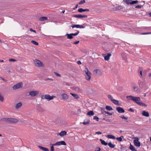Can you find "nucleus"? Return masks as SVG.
<instances>
[{
  "instance_id": "28",
  "label": "nucleus",
  "mask_w": 151,
  "mask_h": 151,
  "mask_svg": "<svg viewBox=\"0 0 151 151\" xmlns=\"http://www.w3.org/2000/svg\"><path fill=\"white\" fill-rule=\"evenodd\" d=\"M47 17H42L39 18V20L40 21H44L47 20Z\"/></svg>"
},
{
  "instance_id": "32",
  "label": "nucleus",
  "mask_w": 151,
  "mask_h": 151,
  "mask_svg": "<svg viewBox=\"0 0 151 151\" xmlns=\"http://www.w3.org/2000/svg\"><path fill=\"white\" fill-rule=\"evenodd\" d=\"M108 144L109 146L111 148H114L115 147V145L113 144L111 142H109Z\"/></svg>"
},
{
  "instance_id": "1",
  "label": "nucleus",
  "mask_w": 151,
  "mask_h": 151,
  "mask_svg": "<svg viewBox=\"0 0 151 151\" xmlns=\"http://www.w3.org/2000/svg\"><path fill=\"white\" fill-rule=\"evenodd\" d=\"M126 98L129 100H132L138 105L141 106H143L146 107L147 106V105L144 103L141 102V99L139 97H134L130 95L127 96Z\"/></svg>"
},
{
  "instance_id": "57",
  "label": "nucleus",
  "mask_w": 151,
  "mask_h": 151,
  "mask_svg": "<svg viewBox=\"0 0 151 151\" xmlns=\"http://www.w3.org/2000/svg\"><path fill=\"white\" fill-rule=\"evenodd\" d=\"M48 80H50L52 81H53V79H52V78H47L45 79H44V80L45 81H47Z\"/></svg>"
},
{
  "instance_id": "27",
  "label": "nucleus",
  "mask_w": 151,
  "mask_h": 151,
  "mask_svg": "<svg viewBox=\"0 0 151 151\" xmlns=\"http://www.w3.org/2000/svg\"><path fill=\"white\" fill-rule=\"evenodd\" d=\"M106 137L109 138L114 139H116V137L114 136L111 135V134L107 135L106 136Z\"/></svg>"
},
{
  "instance_id": "22",
  "label": "nucleus",
  "mask_w": 151,
  "mask_h": 151,
  "mask_svg": "<svg viewBox=\"0 0 151 151\" xmlns=\"http://www.w3.org/2000/svg\"><path fill=\"white\" fill-rule=\"evenodd\" d=\"M58 142V146L60 145H66V143L64 141H61L59 142Z\"/></svg>"
},
{
  "instance_id": "34",
  "label": "nucleus",
  "mask_w": 151,
  "mask_h": 151,
  "mask_svg": "<svg viewBox=\"0 0 151 151\" xmlns=\"http://www.w3.org/2000/svg\"><path fill=\"white\" fill-rule=\"evenodd\" d=\"M73 88L74 90L78 92H81V90L79 87H74Z\"/></svg>"
},
{
  "instance_id": "8",
  "label": "nucleus",
  "mask_w": 151,
  "mask_h": 151,
  "mask_svg": "<svg viewBox=\"0 0 151 151\" xmlns=\"http://www.w3.org/2000/svg\"><path fill=\"white\" fill-rule=\"evenodd\" d=\"M111 55V54L110 53H107L106 55V54H103V55L104 57V60H109V58L110 56Z\"/></svg>"
},
{
  "instance_id": "25",
  "label": "nucleus",
  "mask_w": 151,
  "mask_h": 151,
  "mask_svg": "<svg viewBox=\"0 0 151 151\" xmlns=\"http://www.w3.org/2000/svg\"><path fill=\"white\" fill-rule=\"evenodd\" d=\"M66 36H67V38L68 39H71L73 38V36L72 35V34H68L67 33L66 35Z\"/></svg>"
},
{
  "instance_id": "11",
  "label": "nucleus",
  "mask_w": 151,
  "mask_h": 151,
  "mask_svg": "<svg viewBox=\"0 0 151 151\" xmlns=\"http://www.w3.org/2000/svg\"><path fill=\"white\" fill-rule=\"evenodd\" d=\"M116 109L119 113H123L125 112L124 109L120 107H117Z\"/></svg>"
},
{
  "instance_id": "59",
  "label": "nucleus",
  "mask_w": 151,
  "mask_h": 151,
  "mask_svg": "<svg viewBox=\"0 0 151 151\" xmlns=\"http://www.w3.org/2000/svg\"><path fill=\"white\" fill-rule=\"evenodd\" d=\"M122 8H123V7H122V6H119L118 7V8H116V9L118 10H119L120 9H122Z\"/></svg>"
},
{
  "instance_id": "14",
  "label": "nucleus",
  "mask_w": 151,
  "mask_h": 151,
  "mask_svg": "<svg viewBox=\"0 0 151 151\" xmlns=\"http://www.w3.org/2000/svg\"><path fill=\"white\" fill-rule=\"evenodd\" d=\"M71 27L73 28H74L75 27H76L77 28H84L85 27H84L82 25H79V24H74L73 25H72Z\"/></svg>"
},
{
  "instance_id": "50",
  "label": "nucleus",
  "mask_w": 151,
  "mask_h": 151,
  "mask_svg": "<svg viewBox=\"0 0 151 151\" xmlns=\"http://www.w3.org/2000/svg\"><path fill=\"white\" fill-rule=\"evenodd\" d=\"M101 150V148L99 147H96L95 150V151H100Z\"/></svg>"
},
{
  "instance_id": "61",
  "label": "nucleus",
  "mask_w": 151,
  "mask_h": 151,
  "mask_svg": "<svg viewBox=\"0 0 151 151\" xmlns=\"http://www.w3.org/2000/svg\"><path fill=\"white\" fill-rule=\"evenodd\" d=\"M115 103L116 104H115V105H117L118 106H120V104L119 103V101H118V102H115Z\"/></svg>"
},
{
  "instance_id": "7",
  "label": "nucleus",
  "mask_w": 151,
  "mask_h": 151,
  "mask_svg": "<svg viewBox=\"0 0 151 151\" xmlns=\"http://www.w3.org/2000/svg\"><path fill=\"white\" fill-rule=\"evenodd\" d=\"M35 64V65L38 66L40 67L42 66V63L40 60L35 59L34 60Z\"/></svg>"
},
{
  "instance_id": "37",
  "label": "nucleus",
  "mask_w": 151,
  "mask_h": 151,
  "mask_svg": "<svg viewBox=\"0 0 151 151\" xmlns=\"http://www.w3.org/2000/svg\"><path fill=\"white\" fill-rule=\"evenodd\" d=\"M133 88H134V90L136 92H137L138 93H139V92H140V89H139L138 88H137L134 86Z\"/></svg>"
},
{
  "instance_id": "4",
  "label": "nucleus",
  "mask_w": 151,
  "mask_h": 151,
  "mask_svg": "<svg viewBox=\"0 0 151 151\" xmlns=\"http://www.w3.org/2000/svg\"><path fill=\"white\" fill-rule=\"evenodd\" d=\"M125 2L127 4L133 5L134 4H137L138 1L137 0L132 1V0H125Z\"/></svg>"
},
{
  "instance_id": "35",
  "label": "nucleus",
  "mask_w": 151,
  "mask_h": 151,
  "mask_svg": "<svg viewBox=\"0 0 151 151\" xmlns=\"http://www.w3.org/2000/svg\"><path fill=\"white\" fill-rule=\"evenodd\" d=\"M124 137L122 136L120 137H116V139L119 142H121L122 140V137Z\"/></svg>"
},
{
  "instance_id": "26",
  "label": "nucleus",
  "mask_w": 151,
  "mask_h": 151,
  "mask_svg": "<svg viewBox=\"0 0 151 151\" xmlns=\"http://www.w3.org/2000/svg\"><path fill=\"white\" fill-rule=\"evenodd\" d=\"M94 113L93 111H90L87 113V115L89 116H93Z\"/></svg>"
},
{
  "instance_id": "58",
  "label": "nucleus",
  "mask_w": 151,
  "mask_h": 151,
  "mask_svg": "<svg viewBox=\"0 0 151 151\" xmlns=\"http://www.w3.org/2000/svg\"><path fill=\"white\" fill-rule=\"evenodd\" d=\"M105 113H106V114H109V115H112V113H110L108 111H106V112H105Z\"/></svg>"
},
{
  "instance_id": "52",
  "label": "nucleus",
  "mask_w": 151,
  "mask_h": 151,
  "mask_svg": "<svg viewBox=\"0 0 151 151\" xmlns=\"http://www.w3.org/2000/svg\"><path fill=\"white\" fill-rule=\"evenodd\" d=\"M120 117L122 118V119H125L126 120L128 118L127 117H126L124 116H120Z\"/></svg>"
},
{
  "instance_id": "12",
  "label": "nucleus",
  "mask_w": 151,
  "mask_h": 151,
  "mask_svg": "<svg viewBox=\"0 0 151 151\" xmlns=\"http://www.w3.org/2000/svg\"><path fill=\"white\" fill-rule=\"evenodd\" d=\"M134 143L135 145L137 147H139L141 145L139 141L138 138H137V139L134 140Z\"/></svg>"
},
{
  "instance_id": "29",
  "label": "nucleus",
  "mask_w": 151,
  "mask_h": 151,
  "mask_svg": "<svg viewBox=\"0 0 151 151\" xmlns=\"http://www.w3.org/2000/svg\"><path fill=\"white\" fill-rule=\"evenodd\" d=\"M70 94L73 97L76 99H78L79 98V96L77 94L73 93H70Z\"/></svg>"
},
{
  "instance_id": "56",
  "label": "nucleus",
  "mask_w": 151,
  "mask_h": 151,
  "mask_svg": "<svg viewBox=\"0 0 151 151\" xmlns=\"http://www.w3.org/2000/svg\"><path fill=\"white\" fill-rule=\"evenodd\" d=\"M142 7L141 5H138L137 6H136L135 7V8H140Z\"/></svg>"
},
{
  "instance_id": "45",
  "label": "nucleus",
  "mask_w": 151,
  "mask_h": 151,
  "mask_svg": "<svg viewBox=\"0 0 151 151\" xmlns=\"http://www.w3.org/2000/svg\"><path fill=\"white\" fill-rule=\"evenodd\" d=\"M54 73L57 76L61 77V75L57 72H54Z\"/></svg>"
},
{
  "instance_id": "16",
  "label": "nucleus",
  "mask_w": 151,
  "mask_h": 151,
  "mask_svg": "<svg viewBox=\"0 0 151 151\" xmlns=\"http://www.w3.org/2000/svg\"><path fill=\"white\" fill-rule=\"evenodd\" d=\"M67 134V132L65 131H62L60 133H57V135H59L61 137H63L64 135H65Z\"/></svg>"
},
{
  "instance_id": "62",
  "label": "nucleus",
  "mask_w": 151,
  "mask_h": 151,
  "mask_svg": "<svg viewBox=\"0 0 151 151\" xmlns=\"http://www.w3.org/2000/svg\"><path fill=\"white\" fill-rule=\"evenodd\" d=\"M78 4H77L76 5V6L74 8H73V9L74 10H75L78 7Z\"/></svg>"
},
{
  "instance_id": "48",
  "label": "nucleus",
  "mask_w": 151,
  "mask_h": 151,
  "mask_svg": "<svg viewBox=\"0 0 151 151\" xmlns=\"http://www.w3.org/2000/svg\"><path fill=\"white\" fill-rule=\"evenodd\" d=\"M50 149L51 151H54L55 149L54 146L53 145H51L50 147Z\"/></svg>"
},
{
  "instance_id": "6",
  "label": "nucleus",
  "mask_w": 151,
  "mask_h": 151,
  "mask_svg": "<svg viewBox=\"0 0 151 151\" xmlns=\"http://www.w3.org/2000/svg\"><path fill=\"white\" fill-rule=\"evenodd\" d=\"M39 93V91H32L29 92V95L32 97L36 96Z\"/></svg>"
},
{
  "instance_id": "55",
  "label": "nucleus",
  "mask_w": 151,
  "mask_h": 151,
  "mask_svg": "<svg viewBox=\"0 0 151 151\" xmlns=\"http://www.w3.org/2000/svg\"><path fill=\"white\" fill-rule=\"evenodd\" d=\"M128 111H130L134 112V110L132 108H131L128 109Z\"/></svg>"
},
{
  "instance_id": "36",
  "label": "nucleus",
  "mask_w": 151,
  "mask_h": 151,
  "mask_svg": "<svg viewBox=\"0 0 151 151\" xmlns=\"http://www.w3.org/2000/svg\"><path fill=\"white\" fill-rule=\"evenodd\" d=\"M100 72V71L96 69L93 71V73L94 74H99V73Z\"/></svg>"
},
{
  "instance_id": "38",
  "label": "nucleus",
  "mask_w": 151,
  "mask_h": 151,
  "mask_svg": "<svg viewBox=\"0 0 151 151\" xmlns=\"http://www.w3.org/2000/svg\"><path fill=\"white\" fill-rule=\"evenodd\" d=\"M91 75L89 76H86V79L88 81H89L91 79Z\"/></svg>"
},
{
  "instance_id": "13",
  "label": "nucleus",
  "mask_w": 151,
  "mask_h": 151,
  "mask_svg": "<svg viewBox=\"0 0 151 151\" xmlns=\"http://www.w3.org/2000/svg\"><path fill=\"white\" fill-rule=\"evenodd\" d=\"M108 97L109 99H110L114 104H116L115 103V101L116 102H118V101L116 100L115 99H113V97L110 94H109L108 95Z\"/></svg>"
},
{
  "instance_id": "17",
  "label": "nucleus",
  "mask_w": 151,
  "mask_h": 151,
  "mask_svg": "<svg viewBox=\"0 0 151 151\" xmlns=\"http://www.w3.org/2000/svg\"><path fill=\"white\" fill-rule=\"evenodd\" d=\"M142 114L143 116L146 117H149L150 116L148 112L145 111H143L142 112Z\"/></svg>"
},
{
  "instance_id": "64",
  "label": "nucleus",
  "mask_w": 151,
  "mask_h": 151,
  "mask_svg": "<svg viewBox=\"0 0 151 151\" xmlns=\"http://www.w3.org/2000/svg\"><path fill=\"white\" fill-rule=\"evenodd\" d=\"M77 64H78V65H80V64H81V61L80 60L79 61H78L77 62Z\"/></svg>"
},
{
  "instance_id": "63",
  "label": "nucleus",
  "mask_w": 151,
  "mask_h": 151,
  "mask_svg": "<svg viewBox=\"0 0 151 151\" xmlns=\"http://www.w3.org/2000/svg\"><path fill=\"white\" fill-rule=\"evenodd\" d=\"M77 112H78V114H80L81 113V109H78L77 110Z\"/></svg>"
},
{
  "instance_id": "53",
  "label": "nucleus",
  "mask_w": 151,
  "mask_h": 151,
  "mask_svg": "<svg viewBox=\"0 0 151 151\" xmlns=\"http://www.w3.org/2000/svg\"><path fill=\"white\" fill-rule=\"evenodd\" d=\"M29 30L30 31H31V32H33L35 33H36V31L35 30H33L32 28H31L30 29H29Z\"/></svg>"
},
{
  "instance_id": "15",
  "label": "nucleus",
  "mask_w": 151,
  "mask_h": 151,
  "mask_svg": "<svg viewBox=\"0 0 151 151\" xmlns=\"http://www.w3.org/2000/svg\"><path fill=\"white\" fill-rule=\"evenodd\" d=\"M84 71L86 74L85 76H89L91 75V73L89 71L88 68L86 67L85 68V70Z\"/></svg>"
},
{
  "instance_id": "39",
  "label": "nucleus",
  "mask_w": 151,
  "mask_h": 151,
  "mask_svg": "<svg viewBox=\"0 0 151 151\" xmlns=\"http://www.w3.org/2000/svg\"><path fill=\"white\" fill-rule=\"evenodd\" d=\"M76 112L74 111H72L70 112V115L71 116H72L73 115L76 114Z\"/></svg>"
},
{
  "instance_id": "19",
  "label": "nucleus",
  "mask_w": 151,
  "mask_h": 151,
  "mask_svg": "<svg viewBox=\"0 0 151 151\" xmlns=\"http://www.w3.org/2000/svg\"><path fill=\"white\" fill-rule=\"evenodd\" d=\"M37 109L40 112H43L45 111L44 109L40 106H38L37 107Z\"/></svg>"
},
{
  "instance_id": "54",
  "label": "nucleus",
  "mask_w": 151,
  "mask_h": 151,
  "mask_svg": "<svg viewBox=\"0 0 151 151\" xmlns=\"http://www.w3.org/2000/svg\"><path fill=\"white\" fill-rule=\"evenodd\" d=\"M139 74L140 75V78H141L142 77H143L142 72V70H140L139 71Z\"/></svg>"
},
{
  "instance_id": "44",
  "label": "nucleus",
  "mask_w": 151,
  "mask_h": 151,
  "mask_svg": "<svg viewBox=\"0 0 151 151\" xmlns=\"http://www.w3.org/2000/svg\"><path fill=\"white\" fill-rule=\"evenodd\" d=\"M85 2H86V1H85V0H81L79 3V4L81 5V4H83L84 3H85Z\"/></svg>"
},
{
  "instance_id": "40",
  "label": "nucleus",
  "mask_w": 151,
  "mask_h": 151,
  "mask_svg": "<svg viewBox=\"0 0 151 151\" xmlns=\"http://www.w3.org/2000/svg\"><path fill=\"white\" fill-rule=\"evenodd\" d=\"M79 31L78 30L77 32L75 33H71L72 35L73 36H76L77 35H78V34L79 33Z\"/></svg>"
},
{
  "instance_id": "42",
  "label": "nucleus",
  "mask_w": 151,
  "mask_h": 151,
  "mask_svg": "<svg viewBox=\"0 0 151 151\" xmlns=\"http://www.w3.org/2000/svg\"><path fill=\"white\" fill-rule=\"evenodd\" d=\"M101 113L103 114H104V113H105V112H106V111L105 110V109L103 107L101 108Z\"/></svg>"
},
{
  "instance_id": "5",
  "label": "nucleus",
  "mask_w": 151,
  "mask_h": 151,
  "mask_svg": "<svg viewBox=\"0 0 151 151\" xmlns=\"http://www.w3.org/2000/svg\"><path fill=\"white\" fill-rule=\"evenodd\" d=\"M22 85H23L22 82H19L14 85L13 86V89L14 90H15L19 88H22Z\"/></svg>"
},
{
  "instance_id": "10",
  "label": "nucleus",
  "mask_w": 151,
  "mask_h": 151,
  "mask_svg": "<svg viewBox=\"0 0 151 151\" xmlns=\"http://www.w3.org/2000/svg\"><path fill=\"white\" fill-rule=\"evenodd\" d=\"M138 84L139 86L141 88H143L145 87V83L144 82L140 80L138 81Z\"/></svg>"
},
{
  "instance_id": "21",
  "label": "nucleus",
  "mask_w": 151,
  "mask_h": 151,
  "mask_svg": "<svg viewBox=\"0 0 151 151\" xmlns=\"http://www.w3.org/2000/svg\"><path fill=\"white\" fill-rule=\"evenodd\" d=\"M38 147L44 151H49V149L45 147L39 145Z\"/></svg>"
},
{
  "instance_id": "9",
  "label": "nucleus",
  "mask_w": 151,
  "mask_h": 151,
  "mask_svg": "<svg viewBox=\"0 0 151 151\" xmlns=\"http://www.w3.org/2000/svg\"><path fill=\"white\" fill-rule=\"evenodd\" d=\"M72 16L74 17L81 18H87L88 17L87 15H82L81 14L73 15Z\"/></svg>"
},
{
  "instance_id": "47",
  "label": "nucleus",
  "mask_w": 151,
  "mask_h": 151,
  "mask_svg": "<svg viewBox=\"0 0 151 151\" xmlns=\"http://www.w3.org/2000/svg\"><path fill=\"white\" fill-rule=\"evenodd\" d=\"M103 120H105L106 122H111V120L110 119H106L105 118H103Z\"/></svg>"
},
{
  "instance_id": "18",
  "label": "nucleus",
  "mask_w": 151,
  "mask_h": 151,
  "mask_svg": "<svg viewBox=\"0 0 151 151\" xmlns=\"http://www.w3.org/2000/svg\"><path fill=\"white\" fill-rule=\"evenodd\" d=\"M62 99L63 100H67L68 98V96L66 93H63L61 95Z\"/></svg>"
},
{
  "instance_id": "60",
  "label": "nucleus",
  "mask_w": 151,
  "mask_h": 151,
  "mask_svg": "<svg viewBox=\"0 0 151 151\" xmlns=\"http://www.w3.org/2000/svg\"><path fill=\"white\" fill-rule=\"evenodd\" d=\"M102 134V133L101 132H99V131L97 132H96V134Z\"/></svg>"
},
{
  "instance_id": "49",
  "label": "nucleus",
  "mask_w": 151,
  "mask_h": 151,
  "mask_svg": "<svg viewBox=\"0 0 151 151\" xmlns=\"http://www.w3.org/2000/svg\"><path fill=\"white\" fill-rule=\"evenodd\" d=\"M151 34V32H144L141 33L142 35H146V34Z\"/></svg>"
},
{
  "instance_id": "24",
  "label": "nucleus",
  "mask_w": 151,
  "mask_h": 151,
  "mask_svg": "<svg viewBox=\"0 0 151 151\" xmlns=\"http://www.w3.org/2000/svg\"><path fill=\"white\" fill-rule=\"evenodd\" d=\"M129 149L132 151H137V150L135 149L134 147L131 144H130Z\"/></svg>"
},
{
  "instance_id": "23",
  "label": "nucleus",
  "mask_w": 151,
  "mask_h": 151,
  "mask_svg": "<svg viewBox=\"0 0 151 151\" xmlns=\"http://www.w3.org/2000/svg\"><path fill=\"white\" fill-rule=\"evenodd\" d=\"M90 122V120L89 119H86L84 120V122L83 124L84 125H86L89 124Z\"/></svg>"
},
{
  "instance_id": "2",
  "label": "nucleus",
  "mask_w": 151,
  "mask_h": 151,
  "mask_svg": "<svg viewBox=\"0 0 151 151\" xmlns=\"http://www.w3.org/2000/svg\"><path fill=\"white\" fill-rule=\"evenodd\" d=\"M2 121L9 124H14L18 122V120L16 119L11 118H3L1 119Z\"/></svg>"
},
{
  "instance_id": "31",
  "label": "nucleus",
  "mask_w": 151,
  "mask_h": 151,
  "mask_svg": "<svg viewBox=\"0 0 151 151\" xmlns=\"http://www.w3.org/2000/svg\"><path fill=\"white\" fill-rule=\"evenodd\" d=\"M22 103L21 102L19 103L16 105L15 108L16 109H19L22 106Z\"/></svg>"
},
{
  "instance_id": "30",
  "label": "nucleus",
  "mask_w": 151,
  "mask_h": 151,
  "mask_svg": "<svg viewBox=\"0 0 151 151\" xmlns=\"http://www.w3.org/2000/svg\"><path fill=\"white\" fill-rule=\"evenodd\" d=\"M100 141L103 145L106 146L108 145V143L107 142H106L104 140H103L101 139H100Z\"/></svg>"
},
{
  "instance_id": "33",
  "label": "nucleus",
  "mask_w": 151,
  "mask_h": 151,
  "mask_svg": "<svg viewBox=\"0 0 151 151\" xmlns=\"http://www.w3.org/2000/svg\"><path fill=\"white\" fill-rule=\"evenodd\" d=\"M106 109L108 111H111L113 110L112 107L110 106H106Z\"/></svg>"
},
{
  "instance_id": "46",
  "label": "nucleus",
  "mask_w": 151,
  "mask_h": 151,
  "mask_svg": "<svg viewBox=\"0 0 151 151\" xmlns=\"http://www.w3.org/2000/svg\"><path fill=\"white\" fill-rule=\"evenodd\" d=\"M9 61L10 62H15L16 61V60L14 59H9Z\"/></svg>"
},
{
  "instance_id": "51",
  "label": "nucleus",
  "mask_w": 151,
  "mask_h": 151,
  "mask_svg": "<svg viewBox=\"0 0 151 151\" xmlns=\"http://www.w3.org/2000/svg\"><path fill=\"white\" fill-rule=\"evenodd\" d=\"M50 145H53V146H54L58 145V142H57L56 143H54V144H52L51 143L50 144Z\"/></svg>"
},
{
  "instance_id": "20",
  "label": "nucleus",
  "mask_w": 151,
  "mask_h": 151,
  "mask_svg": "<svg viewBox=\"0 0 151 151\" xmlns=\"http://www.w3.org/2000/svg\"><path fill=\"white\" fill-rule=\"evenodd\" d=\"M89 11V10L88 9H83L82 8L79 9L78 10V12L80 13L84 12H88Z\"/></svg>"
},
{
  "instance_id": "41",
  "label": "nucleus",
  "mask_w": 151,
  "mask_h": 151,
  "mask_svg": "<svg viewBox=\"0 0 151 151\" xmlns=\"http://www.w3.org/2000/svg\"><path fill=\"white\" fill-rule=\"evenodd\" d=\"M31 42L32 44H33L36 45H39L38 43L35 41L32 40Z\"/></svg>"
},
{
  "instance_id": "3",
  "label": "nucleus",
  "mask_w": 151,
  "mask_h": 151,
  "mask_svg": "<svg viewBox=\"0 0 151 151\" xmlns=\"http://www.w3.org/2000/svg\"><path fill=\"white\" fill-rule=\"evenodd\" d=\"M41 97L42 99H47V101H50L55 98L56 96L54 95L50 96L49 94H46L42 95Z\"/></svg>"
},
{
  "instance_id": "43",
  "label": "nucleus",
  "mask_w": 151,
  "mask_h": 151,
  "mask_svg": "<svg viewBox=\"0 0 151 151\" xmlns=\"http://www.w3.org/2000/svg\"><path fill=\"white\" fill-rule=\"evenodd\" d=\"M93 119L94 120H96L97 122H98L99 121V117L96 116H94Z\"/></svg>"
}]
</instances>
